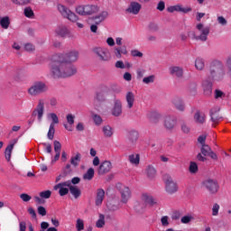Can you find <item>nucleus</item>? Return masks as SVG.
<instances>
[{
	"label": "nucleus",
	"mask_w": 231,
	"mask_h": 231,
	"mask_svg": "<svg viewBox=\"0 0 231 231\" xmlns=\"http://www.w3.org/2000/svg\"><path fill=\"white\" fill-rule=\"evenodd\" d=\"M79 51H72L67 54H56L52 57L51 77L52 79H66L77 73V68L71 62L77 61Z\"/></svg>",
	"instance_id": "obj_1"
},
{
	"label": "nucleus",
	"mask_w": 231,
	"mask_h": 231,
	"mask_svg": "<svg viewBox=\"0 0 231 231\" xmlns=\"http://www.w3.org/2000/svg\"><path fill=\"white\" fill-rule=\"evenodd\" d=\"M209 73L208 79L202 81V89L206 97L212 95V80H223V77H225V66L223 62L218 60H213L209 67Z\"/></svg>",
	"instance_id": "obj_2"
},
{
	"label": "nucleus",
	"mask_w": 231,
	"mask_h": 231,
	"mask_svg": "<svg viewBox=\"0 0 231 231\" xmlns=\"http://www.w3.org/2000/svg\"><path fill=\"white\" fill-rule=\"evenodd\" d=\"M196 30L199 34H197L196 32H189V37L193 41H201V42H207L208 39V33H210V27L205 26L203 23H198L196 25Z\"/></svg>",
	"instance_id": "obj_3"
},
{
	"label": "nucleus",
	"mask_w": 231,
	"mask_h": 231,
	"mask_svg": "<svg viewBox=\"0 0 231 231\" xmlns=\"http://www.w3.org/2000/svg\"><path fill=\"white\" fill-rule=\"evenodd\" d=\"M48 89L49 88L46 82L42 80H36L29 87L27 93L30 97H39V95L46 93Z\"/></svg>",
	"instance_id": "obj_4"
},
{
	"label": "nucleus",
	"mask_w": 231,
	"mask_h": 231,
	"mask_svg": "<svg viewBox=\"0 0 231 231\" xmlns=\"http://www.w3.org/2000/svg\"><path fill=\"white\" fill-rule=\"evenodd\" d=\"M100 10V7L97 5H79L76 7V14L79 15H93V14H97Z\"/></svg>",
	"instance_id": "obj_5"
},
{
	"label": "nucleus",
	"mask_w": 231,
	"mask_h": 231,
	"mask_svg": "<svg viewBox=\"0 0 231 231\" xmlns=\"http://www.w3.org/2000/svg\"><path fill=\"white\" fill-rule=\"evenodd\" d=\"M57 8L60 15L65 19L71 21V23H77L79 21V16L64 5L58 4Z\"/></svg>",
	"instance_id": "obj_6"
},
{
	"label": "nucleus",
	"mask_w": 231,
	"mask_h": 231,
	"mask_svg": "<svg viewBox=\"0 0 231 231\" xmlns=\"http://www.w3.org/2000/svg\"><path fill=\"white\" fill-rule=\"evenodd\" d=\"M123 39L121 37L116 38V44L118 47L114 48V57L116 59H122V55H127L129 51H127V47L125 45L122 46Z\"/></svg>",
	"instance_id": "obj_7"
},
{
	"label": "nucleus",
	"mask_w": 231,
	"mask_h": 231,
	"mask_svg": "<svg viewBox=\"0 0 231 231\" xmlns=\"http://www.w3.org/2000/svg\"><path fill=\"white\" fill-rule=\"evenodd\" d=\"M94 53H96V55H97V57L99 58V60H102L103 62H108V60H111V52H109V50L107 48H95Z\"/></svg>",
	"instance_id": "obj_8"
},
{
	"label": "nucleus",
	"mask_w": 231,
	"mask_h": 231,
	"mask_svg": "<svg viewBox=\"0 0 231 231\" xmlns=\"http://www.w3.org/2000/svg\"><path fill=\"white\" fill-rule=\"evenodd\" d=\"M116 189L119 190L121 194V201L122 203H127L129 199H131V189L124 184H117Z\"/></svg>",
	"instance_id": "obj_9"
},
{
	"label": "nucleus",
	"mask_w": 231,
	"mask_h": 231,
	"mask_svg": "<svg viewBox=\"0 0 231 231\" xmlns=\"http://www.w3.org/2000/svg\"><path fill=\"white\" fill-rule=\"evenodd\" d=\"M202 187L207 189L210 194H217V190H219V184L212 179L204 180L202 182Z\"/></svg>",
	"instance_id": "obj_10"
},
{
	"label": "nucleus",
	"mask_w": 231,
	"mask_h": 231,
	"mask_svg": "<svg viewBox=\"0 0 231 231\" xmlns=\"http://www.w3.org/2000/svg\"><path fill=\"white\" fill-rule=\"evenodd\" d=\"M70 183L69 180L60 182L53 187V189L59 190L60 196H67L69 193Z\"/></svg>",
	"instance_id": "obj_11"
},
{
	"label": "nucleus",
	"mask_w": 231,
	"mask_h": 231,
	"mask_svg": "<svg viewBox=\"0 0 231 231\" xmlns=\"http://www.w3.org/2000/svg\"><path fill=\"white\" fill-rule=\"evenodd\" d=\"M165 190L168 194L178 192V184L172 180V177H167L165 180Z\"/></svg>",
	"instance_id": "obj_12"
},
{
	"label": "nucleus",
	"mask_w": 231,
	"mask_h": 231,
	"mask_svg": "<svg viewBox=\"0 0 231 231\" xmlns=\"http://www.w3.org/2000/svg\"><path fill=\"white\" fill-rule=\"evenodd\" d=\"M141 10H142V4L136 1H132L130 2L127 8L125 9V12L127 14H131L132 15H138Z\"/></svg>",
	"instance_id": "obj_13"
},
{
	"label": "nucleus",
	"mask_w": 231,
	"mask_h": 231,
	"mask_svg": "<svg viewBox=\"0 0 231 231\" xmlns=\"http://www.w3.org/2000/svg\"><path fill=\"white\" fill-rule=\"evenodd\" d=\"M167 12L170 14H174V12H181L182 14H189V12H192V7H183L181 5H171L167 7Z\"/></svg>",
	"instance_id": "obj_14"
},
{
	"label": "nucleus",
	"mask_w": 231,
	"mask_h": 231,
	"mask_svg": "<svg viewBox=\"0 0 231 231\" xmlns=\"http://www.w3.org/2000/svg\"><path fill=\"white\" fill-rule=\"evenodd\" d=\"M141 199L145 205H149L150 207H154L158 203V200L149 193H143Z\"/></svg>",
	"instance_id": "obj_15"
},
{
	"label": "nucleus",
	"mask_w": 231,
	"mask_h": 231,
	"mask_svg": "<svg viewBox=\"0 0 231 231\" xmlns=\"http://www.w3.org/2000/svg\"><path fill=\"white\" fill-rule=\"evenodd\" d=\"M111 169H113V164L109 161H104L99 165L98 174H107V172H110Z\"/></svg>",
	"instance_id": "obj_16"
},
{
	"label": "nucleus",
	"mask_w": 231,
	"mask_h": 231,
	"mask_svg": "<svg viewBox=\"0 0 231 231\" xmlns=\"http://www.w3.org/2000/svg\"><path fill=\"white\" fill-rule=\"evenodd\" d=\"M33 115L38 116L39 122L42 120V116L44 115V101L42 99L39 100V103L33 111Z\"/></svg>",
	"instance_id": "obj_17"
},
{
	"label": "nucleus",
	"mask_w": 231,
	"mask_h": 231,
	"mask_svg": "<svg viewBox=\"0 0 231 231\" xmlns=\"http://www.w3.org/2000/svg\"><path fill=\"white\" fill-rule=\"evenodd\" d=\"M176 124H178V121L174 116H167L165 117L164 127H166V129H174V127H176Z\"/></svg>",
	"instance_id": "obj_18"
},
{
	"label": "nucleus",
	"mask_w": 231,
	"mask_h": 231,
	"mask_svg": "<svg viewBox=\"0 0 231 231\" xmlns=\"http://www.w3.org/2000/svg\"><path fill=\"white\" fill-rule=\"evenodd\" d=\"M112 115L113 116H120V115H122V101H120L119 99L114 100Z\"/></svg>",
	"instance_id": "obj_19"
},
{
	"label": "nucleus",
	"mask_w": 231,
	"mask_h": 231,
	"mask_svg": "<svg viewBox=\"0 0 231 231\" xmlns=\"http://www.w3.org/2000/svg\"><path fill=\"white\" fill-rule=\"evenodd\" d=\"M172 105L174 106L175 109H177V111H185V102H183L181 97H174L172 99Z\"/></svg>",
	"instance_id": "obj_20"
},
{
	"label": "nucleus",
	"mask_w": 231,
	"mask_h": 231,
	"mask_svg": "<svg viewBox=\"0 0 231 231\" xmlns=\"http://www.w3.org/2000/svg\"><path fill=\"white\" fill-rule=\"evenodd\" d=\"M67 124H64V127L67 131H73V125L75 124V116L73 114H68L66 116Z\"/></svg>",
	"instance_id": "obj_21"
},
{
	"label": "nucleus",
	"mask_w": 231,
	"mask_h": 231,
	"mask_svg": "<svg viewBox=\"0 0 231 231\" xmlns=\"http://www.w3.org/2000/svg\"><path fill=\"white\" fill-rule=\"evenodd\" d=\"M109 17V13L107 11H102L99 14L93 17L96 24H100V23H104Z\"/></svg>",
	"instance_id": "obj_22"
},
{
	"label": "nucleus",
	"mask_w": 231,
	"mask_h": 231,
	"mask_svg": "<svg viewBox=\"0 0 231 231\" xmlns=\"http://www.w3.org/2000/svg\"><path fill=\"white\" fill-rule=\"evenodd\" d=\"M104 198H106V191L103 189H98L96 194V205L97 207H100L104 201Z\"/></svg>",
	"instance_id": "obj_23"
},
{
	"label": "nucleus",
	"mask_w": 231,
	"mask_h": 231,
	"mask_svg": "<svg viewBox=\"0 0 231 231\" xmlns=\"http://www.w3.org/2000/svg\"><path fill=\"white\" fill-rule=\"evenodd\" d=\"M125 101L127 103V108L133 109L134 106V93L133 91H128L125 95Z\"/></svg>",
	"instance_id": "obj_24"
},
{
	"label": "nucleus",
	"mask_w": 231,
	"mask_h": 231,
	"mask_svg": "<svg viewBox=\"0 0 231 231\" xmlns=\"http://www.w3.org/2000/svg\"><path fill=\"white\" fill-rule=\"evenodd\" d=\"M56 35H59V37H68L69 35V31L66 26L60 25L55 29Z\"/></svg>",
	"instance_id": "obj_25"
},
{
	"label": "nucleus",
	"mask_w": 231,
	"mask_h": 231,
	"mask_svg": "<svg viewBox=\"0 0 231 231\" xmlns=\"http://www.w3.org/2000/svg\"><path fill=\"white\" fill-rule=\"evenodd\" d=\"M170 73L173 77H178V79L183 77V69L181 67L174 66L170 68Z\"/></svg>",
	"instance_id": "obj_26"
},
{
	"label": "nucleus",
	"mask_w": 231,
	"mask_h": 231,
	"mask_svg": "<svg viewBox=\"0 0 231 231\" xmlns=\"http://www.w3.org/2000/svg\"><path fill=\"white\" fill-rule=\"evenodd\" d=\"M145 174L149 180L156 178V169L152 165H148L145 169Z\"/></svg>",
	"instance_id": "obj_27"
},
{
	"label": "nucleus",
	"mask_w": 231,
	"mask_h": 231,
	"mask_svg": "<svg viewBox=\"0 0 231 231\" xmlns=\"http://www.w3.org/2000/svg\"><path fill=\"white\" fill-rule=\"evenodd\" d=\"M138 138H140L138 131L132 130L128 133V140L130 143H133V144L136 143V142H138Z\"/></svg>",
	"instance_id": "obj_28"
},
{
	"label": "nucleus",
	"mask_w": 231,
	"mask_h": 231,
	"mask_svg": "<svg viewBox=\"0 0 231 231\" xmlns=\"http://www.w3.org/2000/svg\"><path fill=\"white\" fill-rule=\"evenodd\" d=\"M128 162L132 165L138 166L140 165V154L138 153H132L128 156Z\"/></svg>",
	"instance_id": "obj_29"
},
{
	"label": "nucleus",
	"mask_w": 231,
	"mask_h": 231,
	"mask_svg": "<svg viewBox=\"0 0 231 231\" xmlns=\"http://www.w3.org/2000/svg\"><path fill=\"white\" fill-rule=\"evenodd\" d=\"M0 26L3 30H8V28H10V17L0 16Z\"/></svg>",
	"instance_id": "obj_30"
},
{
	"label": "nucleus",
	"mask_w": 231,
	"mask_h": 231,
	"mask_svg": "<svg viewBox=\"0 0 231 231\" xmlns=\"http://www.w3.org/2000/svg\"><path fill=\"white\" fill-rule=\"evenodd\" d=\"M102 131H103L104 136H106L107 138H111V136L115 134V130L109 125H104L102 128Z\"/></svg>",
	"instance_id": "obj_31"
},
{
	"label": "nucleus",
	"mask_w": 231,
	"mask_h": 231,
	"mask_svg": "<svg viewBox=\"0 0 231 231\" xmlns=\"http://www.w3.org/2000/svg\"><path fill=\"white\" fill-rule=\"evenodd\" d=\"M195 68L199 71H203V69H205V60L200 57L197 58L195 60Z\"/></svg>",
	"instance_id": "obj_32"
},
{
	"label": "nucleus",
	"mask_w": 231,
	"mask_h": 231,
	"mask_svg": "<svg viewBox=\"0 0 231 231\" xmlns=\"http://www.w3.org/2000/svg\"><path fill=\"white\" fill-rule=\"evenodd\" d=\"M80 160H82V154H80V152H77L75 156L70 158V163L73 165V167H79Z\"/></svg>",
	"instance_id": "obj_33"
},
{
	"label": "nucleus",
	"mask_w": 231,
	"mask_h": 231,
	"mask_svg": "<svg viewBox=\"0 0 231 231\" xmlns=\"http://www.w3.org/2000/svg\"><path fill=\"white\" fill-rule=\"evenodd\" d=\"M69 190L70 194H72L75 198V199H78V198H80V189L77 186H73L70 184Z\"/></svg>",
	"instance_id": "obj_34"
},
{
	"label": "nucleus",
	"mask_w": 231,
	"mask_h": 231,
	"mask_svg": "<svg viewBox=\"0 0 231 231\" xmlns=\"http://www.w3.org/2000/svg\"><path fill=\"white\" fill-rule=\"evenodd\" d=\"M14 143H11V144L7 145V147L5 148V160H7V162H10V160L12 158V151H14Z\"/></svg>",
	"instance_id": "obj_35"
},
{
	"label": "nucleus",
	"mask_w": 231,
	"mask_h": 231,
	"mask_svg": "<svg viewBox=\"0 0 231 231\" xmlns=\"http://www.w3.org/2000/svg\"><path fill=\"white\" fill-rule=\"evenodd\" d=\"M95 178V169L89 168L86 173L83 175V180H87L88 181H91V179Z\"/></svg>",
	"instance_id": "obj_36"
},
{
	"label": "nucleus",
	"mask_w": 231,
	"mask_h": 231,
	"mask_svg": "<svg viewBox=\"0 0 231 231\" xmlns=\"http://www.w3.org/2000/svg\"><path fill=\"white\" fill-rule=\"evenodd\" d=\"M194 120L197 124H205V114L196 112L194 115Z\"/></svg>",
	"instance_id": "obj_37"
},
{
	"label": "nucleus",
	"mask_w": 231,
	"mask_h": 231,
	"mask_svg": "<svg viewBox=\"0 0 231 231\" xmlns=\"http://www.w3.org/2000/svg\"><path fill=\"white\" fill-rule=\"evenodd\" d=\"M104 225H106V217L100 214L99 218L96 222V226L97 228H103Z\"/></svg>",
	"instance_id": "obj_38"
},
{
	"label": "nucleus",
	"mask_w": 231,
	"mask_h": 231,
	"mask_svg": "<svg viewBox=\"0 0 231 231\" xmlns=\"http://www.w3.org/2000/svg\"><path fill=\"white\" fill-rule=\"evenodd\" d=\"M23 14L28 19H33V17H35V14L33 13V10L31 9V7H25Z\"/></svg>",
	"instance_id": "obj_39"
},
{
	"label": "nucleus",
	"mask_w": 231,
	"mask_h": 231,
	"mask_svg": "<svg viewBox=\"0 0 231 231\" xmlns=\"http://www.w3.org/2000/svg\"><path fill=\"white\" fill-rule=\"evenodd\" d=\"M48 118L52 120V122L51 123V125H53L55 127V124H59V116H57V114L55 113L48 114Z\"/></svg>",
	"instance_id": "obj_40"
},
{
	"label": "nucleus",
	"mask_w": 231,
	"mask_h": 231,
	"mask_svg": "<svg viewBox=\"0 0 231 231\" xmlns=\"http://www.w3.org/2000/svg\"><path fill=\"white\" fill-rule=\"evenodd\" d=\"M210 116L213 124H217V122L221 120V117L217 116V113L214 112V109H211Z\"/></svg>",
	"instance_id": "obj_41"
},
{
	"label": "nucleus",
	"mask_w": 231,
	"mask_h": 231,
	"mask_svg": "<svg viewBox=\"0 0 231 231\" xmlns=\"http://www.w3.org/2000/svg\"><path fill=\"white\" fill-rule=\"evenodd\" d=\"M47 136H48L49 140H53V138L55 136V126L53 125H50Z\"/></svg>",
	"instance_id": "obj_42"
},
{
	"label": "nucleus",
	"mask_w": 231,
	"mask_h": 231,
	"mask_svg": "<svg viewBox=\"0 0 231 231\" xmlns=\"http://www.w3.org/2000/svg\"><path fill=\"white\" fill-rule=\"evenodd\" d=\"M156 77L154 75H150L148 77H144L143 79V84H152L155 80Z\"/></svg>",
	"instance_id": "obj_43"
},
{
	"label": "nucleus",
	"mask_w": 231,
	"mask_h": 231,
	"mask_svg": "<svg viewBox=\"0 0 231 231\" xmlns=\"http://www.w3.org/2000/svg\"><path fill=\"white\" fill-rule=\"evenodd\" d=\"M189 171L190 174H196V172H198V164L194 162H191L189 163Z\"/></svg>",
	"instance_id": "obj_44"
},
{
	"label": "nucleus",
	"mask_w": 231,
	"mask_h": 231,
	"mask_svg": "<svg viewBox=\"0 0 231 231\" xmlns=\"http://www.w3.org/2000/svg\"><path fill=\"white\" fill-rule=\"evenodd\" d=\"M219 208H221L219 204H217V203L213 204V207H212V209H211L212 210V216H214V217L219 216Z\"/></svg>",
	"instance_id": "obj_45"
},
{
	"label": "nucleus",
	"mask_w": 231,
	"mask_h": 231,
	"mask_svg": "<svg viewBox=\"0 0 231 231\" xmlns=\"http://www.w3.org/2000/svg\"><path fill=\"white\" fill-rule=\"evenodd\" d=\"M192 219H194V217H192L191 215H187L181 217L180 222L183 223V225H187L190 223Z\"/></svg>",
	"instance_id": "obj_46"
},
{
	"label": "nucleus",
	"mask_w": 231,
	"mask_h": 231,
	"mask_svg": "<svg viewBox=\"0 0 231 231\" xmlns=\"http://www.w3.org/2000/svg\"><path fill=\"white\" fill-rule=\"evenodd\" d=\"M40 197H42L43 199H50L51 198V190H44L40 192Z\"/></svg>",
	"instance_id": "obj_47"
},
{
	"label": "nucleus",
	"mask_w": 231,
	"mask_h": 231,
	"mask_svg": "<svg viewBox=\"0 0 231 231\" xmlns=\"http://www.w3.org/2000/svg\"><path fill=\"white\" fill-rule=\"evenodd\" d=\"M76 228L78 231L84 230V220L78 218L76 221Z\"/></svg>",
	"instance_id": "obj_48"
},
{
	"label": "nucleus",
	"mask_w": 231,
	"mask_h": 231,
	"mask_svg": "<svg viewBox=\"0 0 231 231\" xmlns=\"http://www.w3.org/2000/svg\"><path fill=\"white\" fill-rule=\"evenodd\" d=\"M212 151V149H210V146L207 145V144H202L201 147V152L204 156H207L208 154H209V152Z\"/></svg>",
	"instance_id": "obj_49"
},
{
	"label": "nucleus",
	"mask_w": 231,
	"mask_h": 231,
	"mask_svg": "<svg viewBox=\"0 0 231 231\" xmlns=\"http://www.w3.org/2000/svg\"><path fill=\"white\" fill-rule=\"evenodd\" d=\"M148 30H149V32H152V33H154L155 32H158V24L151 22L148 24Z\"/></svg>",
	"instance_id": "obj_50"
},
{
	"label": "nucleus",
	"mask_w": 231,
	"mask_h": 231,
	"mask_svg": "<svg viewBox=\"0 0 231 231\" xmlns=\"http://www.w3.org/2000/svg\"><path fill=\"white\" fill-rule=\"evenodd\" d=\"M130 54L132 57H137L139 59H142V57H143V53H142L140 51L138 50H132L130 51Z\"/></svg>",
	"instance_id": "obj_51"
},
{
	"label": "nucleus",
	"mask_w": 231,
	"mask_h": 231,
	"mask_svg": "<svg viewBox=\"0 0 231 231\" xmlns=\"http://www.w3.org/2000/svg\"><path fill=\"white\" fill-rule=\"evenodd\" d=\"M53 145H54V152H60V150L62 149V144H60V142L54 141Z\"/></svg>",
	"instance_id": "obj_52"
},
{
	"label": "nucleus",
	"mask_w": 231,
	"mask_h": 231,
	"mask_svg": "<svg viewBox=\"0 0 231 231\" xmlns=\"http://www.w3.org/2000/svg\"><path fill=\"white\" fill-rule=\"evenodd\" d=\"M217 21L218 24H220L221 26H226V24H228V22L223 16H218L217 18Z\"/></svg>",
	"instance_id": "obj_53"
},
{
	"label": "nucleus",
	"mask_w": 231,
	"mask_h": 231,
	"mask_svg": "<svg viewBox=\"0 0 231 231\" xmlns=\"http://www.w3.org/2000/svg\"><path fill=\"white\" fill-rule=\"evenodd\" d=\"M148 118H150V120H157V118H160V114H158V112H150L148 114Z\"/></svg>",
	"instance_id": "obj_54"
},
{
	"label": "nucleus",
	"mask_w": 231,
	"mask_h": 231,
	"mask_svg": "<svg viewBox=\"0 0 231 231\" xmlns=\"http://www.w3.org/2000/svg\"><path fill=\"white\" fill-rule=\"evenodd\" d=\"M93 121L96 124V125H100V124H102V117L98 115H95L93 116Z\"/></svg>",
	"instance_id": "obj_55"
},
{
	"label": "nucleus",
	"mask_w": 231,
	"mask_h": 231,
	"mask_svg": "<svg viewBox=\"0 0 231 231\" xmlns=\"http://www.w3.org/2000/svg\"><path fill=\"white\" fill-rule=\"evenodd\" d=\"M24 50L25 51H33L35 50V46L32 43H25Z\"/></svg>",
	"instance_id": "obj_56"
},
{
	"label": "nucleus",
	"mask_w": 231,
	"mask_h": 231,
	"mask_svg": "<svg viewBox=\"0 0 231 231\" xmlns=\"http://www.w3.org/2000/svg\"><path fill=\"white\" fill-rule=\"evenodd\" d=\"M161 223H162V226H169V217L163 216L161 218Z\"/></svg>",
	"instance_id": "obj_57"
},
{
	"label": "nucleus",
	"mask_w": 231,
	"mask_h": 231,
	"mask_svg": "<svg viewBox=\"0 0 231 231\" xmlns=\"http://www.w3.org/2000/svg\"><path fill=\"white\" fill-rule=\"evenodd\" d=\"M223 97H225V93L219 89H216L215 90V98H223Z\"/></svg>",
	"instance_id": "obj_58"
},
{
	"label": "nucleus",
	"mask_w": 231,
	"mask_h": 231,
	"mask_svg": "<svg viewBox=\"0 0 231 231\" xmlns=\"http://www.w3.org/2000/svg\"><path fill=\"white\" fill-rule=\"evenodd\" d=\"M116 68L117 69H125V63L122 60H117L116 62Z\"/></svg>",
	"instance_id": "obj_59"
},
{
	"label": "nucleus",
	"mask_w": 231,
	"mask_h": 231,
	"mask_svg": "<svg viewBox=\"0 0 231 231\" xmlns=\"http://www.w3.org/2000/svg\"><path fill=\"white\" fill-rule=\"evenodd\" d=\"M20 198L22 200L25 201V202H28L30 201V199H32V196L26 194V193H23L20 195Z\"/></svg>",
	"instance_id": "obj_60"
},
{
	"label": "nucleus",
	"mask_w": 231,
	"mask_h": 231,
	"mask_svg": "<svg viewBox=\"0 0 231 231\" xmlns=\"http://www.w3.org/2000/svg\"><path fill=\"white\" fill-rule=\"evenodd\" d=\"M42 145L45 147V152L48 154H51V144L50 143H43Z\"/></svg>",
	"instance_id": "obj_61"
},
{
	"label": "nucleus",
	"mask_w": 231,
	"mask_h": 231,
	"mask_svg": "<svg viewBox=\"0 0 231 231\" xmlns=\"http://www.w3.org/2000/svg\"><path fill=\"white\" fill-rule=\"evenodd\" d=\"M157 10H159V12H163V10H165V2L160 1L157 5Z\"/></svg>",
	"instance_id": "obj_62"
},
{
	"label": "nucleus",
	"mask_w": 231,
	"mask_h": 231,
	"mask_svg": "<svg viewBox=\"0 0 231 231\" xmlns=\"http://www.w3.org/2000/svg\"><path fill=\"white\" fill-rule=\"evenodd\" d=\"M136 73H137V79H143V75H145V69H138Z\"/></svg>",
	"instance_id": "obj_63"
},
{
	"label": "nucleus",
	"mask_w": 231,
	"mask_h": 231,
	"mask_svg": "<svg viewBox=\"0 0 231 231\" xmlns=\"http://www.w3.org/2000/svg\"><path fill=\"white\" fill-rule=\"evenodd\" d=\"M38 214L40 216H46V208H44L42 206H39L38 207Z\"/></svg>",
	"instance_id": "obj_64"
}]
</instances>
